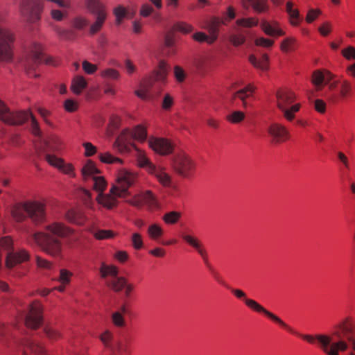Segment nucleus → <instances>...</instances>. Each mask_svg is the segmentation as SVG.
Instances as JSON below:
<instances>
[{"label": "nucleus", "mask_w": 355, "mask_h": 355, "mask_svg": "<svg viewBox=\"0 0 355 355\" xmlns=\"http://www.w3.org/2000/svg\"><path fill=\"white\" fill-rule=\"evenodd\" d=\"M64 108L67 112H75L79 108V103L73 99H67L63 103Z\"/></svg>", "instance_id": "64"}, {"label": "nucleus", "mask_w": 355, "mask_h": 355, "mask_svg": "<svg viewBox=\"0 0 355 355\" xmlns=\"http://www.w3.org/2000/svg\"><path fill=\"white\" fill-rule=\"evenodd\" d=\"M164 234V231L162 226L157 223L151 224L147 230L148 237L153 241H157L162 238Z\"/></svg>", "instance_id": "45"}, {"label": "nucleus", "mask_w": 355, "mask_h": 355, "mask_svg": "<svg viewBox=\"0 0 355 355\" xmlns=\"http://www.w3.org/2000/svg\"><path fill=\"white\" fill-rule=\"evenodd\" d=\"M26 214L32 222L36 225H40L46 220L45 203L37 200L25 201Z\"/></svg>", "instance_id": "9"}, {"label": "nucleus", "mask_w": 355, "mask_h": 355, "mask_svg": "<svg viewBox=\"0 0 355 355\" xmlns=\"http://www.w3.org/2000/svg\"><path fill=\"white\" fill-rule=\"evenodd\" d=\"M86 5L89 11L96 15L95 22L89 28L90 34L95 35L102 29L107 19L106 7L99 0H87Z\"/></svg>", "instance_id": "7"}, {"label": "nucleus", "mask_w": 355, "mask_h": 355, "mask_svg": "<svg viewBox=\"0 0 355 355\" xmlns=\"http://www.w3.org/2000/svg\"><path fill=\"white\" fill-rule=\"evenodd\" d=\"M43 305L40 301L35 300L30 305L26 316V326L30 329H37L42 324Z\"/></svg>", "instance_id": "11"}, {"label": "nucleus", "mask_w": 355, "mask_h": 355, "mask_svg": "<svg viewBox=\"0 0 355 355\" xmlns=\"http://www.w3.org/2000/svg\"><path fill=\"white\" fill-rule=\"evenodd\" d=\"M119 272L118 267L112 264H106L104 262L101 263L99 268V275L101 279L114 278L118 275Z\"/></svg>", "instance_id": "37"}, {"label": "nucleus", "mask_w": 355, "mask_h": 355, "mask_svg": "<svg viewBox=\"0 0 355 355\" xmlns=\"http://www.w3.org/2000/svg\"><path fill=\"white\" fill-rule=\"evenodd\" d=\"M44 352V347L36 343L29 342L24 349L22 355L39 354Z\"/></svg>", "instance_id": "48"}, {"label": "nucleus", "mask_w": 355, "mask_h": 355, "mask_svg": "<svg viewBox=\"0 0 355 355\" xmlns=\"http://www.w3.org/2000/svg\"><path fill=\"white\" fill-rule=\"evenodd\" d=\"M14 33L0 26V62H10L13 58Z\"/></svg>", "instance_id": "8"}, {"label": "nucleus", "mask_w": 355, "mask_h": 355, "mask_svg": "<svg viewBox=\"0 0 355 355\" xmlns=\"http://www.w3.org/2000/svg\"><path fill=\"white\" fill-rule=\"evenodd\" d=\"M297 45V39L294 37H288L284 39L280 44V50L283 53L293 51Z\"/></svg>", "instance_id": "46"}, {"label": "nucleus", "mask_w": 355, "mask_h": 355, "mask_svg": "<svg viewBox=\"0 0 355 355\" xmlns=\"http://www.w3.org/2000/svg\"><path fill=\"white\" fill-rule=\"evenodd\" d=\"M113 14L116 17V24L120 25L124 19H132L136 14V10L133 8H126L119 5L113 9Z\"/></svg>", "instance_id": "24"}, {"label": "nucleus", "mask_w": 355, "mask_h": 355, "mask_svg": "<svg viewBox=\"0 0 355 355\" xmlns=\"http://www.w3.org/2000/svg\"><path fill=\"white\" fill-rule=\"evenodd\" d=\"M45 159L49 165L58 169L62 173L69 175L71 178H75V168L72 164L67 163L64 159L58 157L55 155L47 154Z\"/></svg>", "instance_id": "16"}, {"label": "nucleus", "mask_w": 355, "mask_h": 355, "mask_svg": "<svg viewBox=\"0 0 355 355\" xmlns=\"http://www.w3.org/2000/svg\"><path fill=\"white\" fill-rule=\"evenodd\" d=\"M44 332L46 337L52 341H58L62 338L60 331L49 326L44 327Z\"/></svg>", "instance_id": "55"}, {"label": "nucleus", "mask_w": 355, "mask_h": 355, "mask_svg": "<svg viewBox=\"0 0 355 355\" xmlns=\"http://www.w3.org/2000/svg\"><path fill=\"white\" fill-rule=\"evenodd\" d=\"M64 218L69 223L78 226H84L88 221L85 213L76 209H69L64 214Z\"/></svg>", "instance_id": "23"}, {"label": "nucleus", "mask_w": 355, "mask_h": 355, "mask_svg": "<svg viewBox=\"0 0 355 355\" xmlns=\"http://www.w3.org/2000/svg\"><path fill=\"white\" fill-rule=\"evenodd\" d=\"M327 76L329 80H332L334 78V75L332 74L328 70H315L313 72L311 76V83L315 87H320L322 85L324 77Z\"/></svg>", "instance_id": "38"}, {"label": "nucleus", "mask_w": 355, "mask_h": 355, "mask_svg": "<svg viewBox=\"0 0 355 355\" xmlns=\"http://www.w3.org/2000/svg\"><path fill=\"white\" fill-rule=\"evenodd\" d=\"M43 10V6L38 5L35 6L28 5H21V12L27 17V19L34 22L40 19V14Z\"/></svg>", "instance_id": "26"}, {"label": "nucleus", "mask_w": 355, "mask_h": 355, "mask_svg": "<svg viewBox=\"0 0 355 355\" xmlns=\"http://www.w3.org/2000/svg\"><path fill=\"white\" fill-rule=\"evenodd\" d=\"M94 236L97 240H103L114 238L116 234L111 230H100L96 232Z\"/></svg>", "instance_id": "59"}, {"label": "nucleus", "mask_w": 355, "mask_h": 355, "mask_svg": "<svg viewBox=\"0 0 355 355\" xmlns=\"http://www.w3.org/2000/svg\"><path fill=\"white\" fill-rule=\"evenodd\" d=\"M98 157L100 162L103 164L119 165L124 164V161L122 159L114 156L110 152L101 153L98 154Z\"/></svg>", "instance_id": "44"}, {"label": "nucleus", "mask_w": 355, "mask_h": 355, "mask_svg": "<svg viewBox=\"0 0 355 355\" xmlns=\"http://www.w3.org/2000/svg\"><path fill=\"white\" fill-rule=\"evenodd\" d=\"M174 97L169 93L164 94L162 102V109L164 111H171L174 105Z\"/></svg>", "instance_id": "60"}, {"label": "nucleus", "mask_w": 355, "mask_h": 355, "mask_svg": "<svg viewBox=\"0 0 355 355\" xmlns=\"http://www.w3.org/2000/svg\"><path fill=\"white\" fill-rule=\"evenodd\" d=\"M87 82L82 76H76L71 80L70 89L76 95H80L87 87Z\"/></svg>", "instance_id": "40"}, {"label": "nucleus", "mask_w": 355, "mask_h": 355, "mask_svg": "<svg viewBox=\"0 0 355 355\" xmlns=\"http://www.w3.org/2000/svg\"><path fill=\"white\" fill-rule=\"evenodd\" d=\"M25 202L16 203L10 207V215L16 222H22L26 218Z\"/></svg>", "instance_id": "35"}, {"label": "nucleus", "mask_w": 355, "mask_h": 355, "mask_svg": "<svg viewBox=\"0 0 355 355\" xmlns=\"http://www.w3.org/2000/svg\"><path fill=\"white\" fill-rule=\"evenodd\" d=\"M245 118V114L242 111H234L226 115L225 119L232 124H238L241 123Z\"/></svg>", "instance_id": "51"}, {"label": "nucleus", "mask_w": 355, "mask_h": 355, "mask_svg": "<svg viewBox=\"0 0 355 355\" xmlns=\"http://www.w3.org/2000/svg\"><path fill=\"white\" fill-rule=\"evenodd\" d=\"M257 87L253 84H248L245 87L238 90L232 94V99H239L242 101V106L246 107L248 103L247 98L253 96Z\"/></svg>", "instance_id": "28"}, {"label": "nucleus", "mask_w": 355, "mask_h": 355, "mask_svg": "<svg viewBox=\"0 0 355 355\" xmlns=\"http://www.w3.org/2000/svg\"><path fill=\"white\" fill-rule=\"evenodd\" d=\"M137 173L126 168L119 169L116 175V182L111 187V192L119 198L129 196V188L137 181Z\"/></svg>", "instance_id": "5"}, {"label": "nucleus", "mask_w": 355, "mask_h": 355, "mask_svg": "<svg viewBox=\"0 0 355 355\" xmlns=\"http://www.w3.org/2000/svg\"><path fill=\"white\" fill-rule=\"evenodd\" d=\"M33 113L30 110L10 112L8 118L5 119V123L8 125H21L26 122Z\"/></svg>", "instance_id": "21"}, {"label": "nucleus", "mask_w": 355, "mask_h": 355, "mask_svg": "<svg viewBox=\"0 0 355 355\" xmlns=\"http://www.w3.org/2000/svg\"><path fill=\"white\" fill-rule=\"evenodd\" d=\"M148 127L147 123H143L129 129L130 137L140 143L145 142L148 137Z\"/></svg>", "instance_id": "30"}, {"label": "nucleus", "mask_w": 355, "mask_h": 355, "mask_svg": "<svg viewBox=\"0 0 355 355\" xmlns=\"http://www.w3.org/2000/svg\"><path fill=\"white\" fill-rule=\"evenodd\" d=\"M173 30L176 32H180L182 34L187 35L192 33L194 30L193 26L185 21H178L173 26Z\"/></svg>", "instance_id": "50"}, {"label": "nucleus", "mask_w": 355, "mask_h": 355, "mask_svg": "<svg viewBox=\"0 0 355 355\" xmlns=\"http://www.w3.org/2000/svg\"><path fill=\"white\" fill-rule=\"evenodd\" d=\"M168 66L167 63L161 60L157 67L153 70L148 78L144 80V83L148 87L153 86L155 82H163L166 80L168 74Z\"/></svg>", "instance_id": "18"}, {"label": "nucleus", "mask_w": 355, "mask_h": 355, "mask_svg": "<svg viewBox=\"0 0 355 355\" xmlns=\"http://www.w3.org/2000/svg\"><path fill=\"white\" fill-rule=\"evenodd\" d=\"M115 350L121 355H130L132 353V340L125 338L117 341L115 345Z\"/></svg>", "instance_id": "42"}, {"label": "nucleus", "mask_w": 355, "mask_h": 355, "mask_svg": "<svg viewBox=\"0 0 355 355\" xmlns=\"http://www.w3.org/2000/svg\"><path fill=\"white\" fill-rule=\"evenodd\" d=\"M332 342H344L347 347L343 351H338L340 353H344L349 349V343L355 336V320L352 317H345L340 320L332 327L331 335Z\"/></svg>", "instance_id": "3"}, {"label": "nucleus", "mask_w": 355, "mask_h": 355, "mask_svg": "<svg viewBox=\"0 0 355 355\" xmlns=\"http://www.w3.org/2000/svg\"><path fill=\"white\" fill-rule=\"evenodd\" d=\"M92 180L94 181L93 189L98 192V194L103 193L106 190L107 183L103 176L97 175L94 177Z\"/></svg>", "instance_id": "47"}, {"label": "nucleus", "mask_w": 355, "mask_h": 355, "mask_svg": "<svg viewBox=\"0 0 355 355\" xmlns=\"http://www.w3.org/2000/svg\"><path fill=\"white\" fill-rule=\"evenodd\" d=\"M126 281L125 277L117 275L106 281V286L114 292L119 293L123 289Z\"/></svg>", "instance_id": "41"}, {"label": "nucleus", "mask_w": 355, "mask_h": 355, "mask_svg": "<svg viewBox=\"0 0 355 355\" xmlns=\"http://www.w3.org/2000/svg\"><path fill=\"white\" fill-rule=\"evenodd\" d=\"M118 196L111 192V189L108 193L98 194L96 197V201L101 208L106 210H112L118 206Z\"/></svg>", "instance_id": "20"}, {"label": "nucleus", "mask_w": 355, "mask_h": 355, "mask_svg": "<svg viewBox=\"0 0 355 355\" xmlns=\"http://www.w3.org/2000/svg\"><path fill=\"white\" fill-rule=\"evenodd\" d=\"M276 106L284 119L288 122L293 121L302 104L297 102L298 95L288 87L279 88L275 93Z\"/></svg>", "instance_id": "1"}, {"label": "nucleus", "mask_w": 355, "mask_h": 355, "mask_svg": "<svg viewBox=\"0 0 355 355\" xmlns=\"http://www.w3.org/2000/svg\"><path fill=\"white\" fill-rule=\"evenodd\" d=\"M322 14V11L318 8H311L308 10L305 21L308 24H311L315 21Z\"/></svg>", "instance_id": "62"}, {"label": "nucleus", "mask_w": 355, "mask_h": 355, "mask_svg": "<svg viewBox=\"0 0 355 355\" xmlns=\"http://www.w3.org/2000/svg\"><path fill=\"white\" fill-rule=\"evenodd\" d=\"M148 142L150 148L162 155L171 154L173 150L171 142L166 139L150 137Z\"/></svg>", "instance_id": "17"}, {"label": "nucleus", "mask_w": 355, "mask_h": 355, "mask_svg": "<svg viewBox=\"0 0 355 355\" xmlns=\"http://www.w3.org/2000/svg\"><path fill=\"white\" fill-rule=\"evenodd\" d=\"M46 144L51 150L60 152L65 148V144L62 138L56 135H51L46 141Z\"/></svg>", "instance_id": "39"}, {"label": "nucleus", "mask_w": 355, "mask_h": 355, "mask_svg": "<svg viewBox=\"0 0 355 355\" xmlns=\"http://www.w3.org/2000/svg\"><path fill=\"white\" fill-rule=\"evenodd\" d=\"M130 203L136 207L142 205L143 204H147L150 207H157L158 205L157 200L153 193L147 190L138 195L135 196L130 200Z\"/></svg>", "instance_id": "19"}, {"label": "nucleus", "mask_w": 355, "mask_h": 355, "mask_svg": "<svg viewBox=\"0 0 355 355\" xmlns=\"http://www.w3.org/2000/svg\"><path fill=\"white\" fill-rule=\"evenodd\" d=\"M26 62H32L35 66L43 62L53 66L59 63L53 57L45 54L43 46L36 43L31 45Z\"/></svg>", "instance_id": "12"}, {"label": "nucleus", "mask_w": 355, "mask_h": 355, "mask_svg": "<svg viewBox=\"0 0 355 355\" xmlns=\"http://www.w3.org/2000/svg\"><path fill=\"white\" fill-rule=\"evenodd\" d=\"M35 259L37 267L40 269L49 270L53 267V263L44 258L36 256Z\"/></svg>", "instance_id": "61"}, {"label": "nucleus", "mask_w": 355, "mask_h": 355, "mask_svg": "<svg viewBox=\"0 0 355 355\" xmlns=\"http://www.w3.org/2000/svg\"><path fill=\"white\" fill-rule=\"evenodd\" d=\"M250 62L256 68L262 71L269 69V57L267 54H263L259 58L254 55L249 56Z\"/></svg>", "instance_id": "36"}, {"label": "nucleus", "mask_w": 355, "mask_h": 355, "mask_svg": "<svg viewBox=\"0 0 355 355\" xmlns=\"http://www.w3.org/2000/svg\"><path fill=\"white\" fill-rule=\"evenodd\" d=\"M44 233H47L49 237L53 236L58 238H67L75 234V230L63 222L53 221L44 227Z\"/></svg>", "instance_id": "15"}, {"label": "nucleus", "mask_w": 355, "mask_h": 355, "mask_svg": "<svg viewBox=\"0 0 355 355\" xmlns=\"http://www.w3.org/2000/svg\"><path fill=\"white\" fill-rule=\"evenodd\" d=\"M245 304L252 311L259 313H263L272 321L277 323V324L287 330L291 334H294L293 329L291 327L286 324L280 318H279L272 312L266 310L263 306H262L255 300L252 299L245 298Z\"/></svg>", "instance_id": "14"}, {"label": "nucleus", "mask_w": 355, "mask_h": 355, "mask_svg": "<svg viewBox=\"0 0 355 355\" xmlns=\"http://www.w3.org/2000/svg\"><path fill=\"white\" fill-rule=\"evenodd\" d=\"M171 167L178 177L187 180H193L197 172L196 161L185 152H179L173 155Z\"/></svg>", "instance_id": "2"}, {"label": "nucleus", "mask_w": 355, "mask_h": 355, "mask_svg": "<svg viewBox=\"0 0 355 355\" xmlns=\"http://www.w3.org/2000/svg\"><path fill=\"white\" fill-rule=\"evenodd\" d=\"M73 277V272L70 270L62 268L59 271V275L55 281L58 282L60 284H67L68 286L70 285L71 282V278Z\"/></svg>", "instance_id": "52"}, {"label": "nucleus", "mask_w": 355, "mask_h": 355, "mask_svg": "<svg viewBox=\"0 0 355 355\" xmlns=\"http://www.w3.org/2000/svg\"><path fill=\"white\" fill-rule=\"evenodd\" d=\"M236 25L244 28L255 27L259 24V19L255 17L238 19L236 21Z\"/></svg>", "instance_id": "53"}, {"label": "nucleus", "mask_w": 355, "mask_h": 355, "mask_svg": "<svg viewBox=\"0 0 355 355\" xmlns=\"http://www.w3.org/2000/svg\"><path fill=\"white\" fill-rule=\"evenodd\" d=\"M294 3L291 1H288L286 4V11L288 15L289 24L293 26H299L302 22L300 11L297 8H293Z\"/></svg>", "instance_id": "34"}, {"label": "nucleus", "mask_w": 355, "mask_h": 355, "mask_svg": "<svg viewBox=\"0 0 355 355\" xmlns=\"http://www.w3.org/2000/svg\"><path fill=\"white\" fill-rule=\"evenodd\" d=\"M101 173L96 163L92 159H88L81 169V174L85 181L93 179Z\"/></svg>", "instance_id": "32"}, {"label": "nucleus", "mask_w": 355, "mask_h": 355, "mask_svg": "<svg viewBox=\"0 0 355 355\" xmlns=\"http://www.w3.org/2000/svg\"><path fill=\"white\" fill-rule=\"evenodd\" d=\"M111 322L115 327L119 329H123L127 325L125 316L116 311H114L111 315Z\"/></svg>", "instance_id": "49"}, {"label": "nucleus", "mask_w": 355, "mask_h": 355, "mask_svg": "<svg viewBox=\"0 0 355 355\" xmlns=\"http://www.w3.org/2000/svg\"><path fill=\"white\" fill-rule=\"evenodd\" d=\"M30 254L26 250H21L16 252L9 253L6 259V266L8 268H12L15 266L28 261Z\"/></svg>", "instance_id": "22"}, {"label": "nucleus", "mask_w": 355, "mask_h": 355, "mask_svg": "<svg viewBox=\"0 0 355 355\" xmlns=\"http://www.w3.org/2000/svg\"><path fill=\"white\" fill-rule=\"evenodd\" d=\"M102 78L110 80H119L120 78V73L118 70L113 68H107L102 70L100 73Z\"/></svg>", "instance_id": "57"}, {"label": "nucleus", "mask_w": 355, "mask_h": 355, "mask_svg": "<svg viewBox=\"0 0 355 355\" xmlns=\"http://www.w3.org/2000/svg\"><path fill=\"white\" fill-rule=\"evenodd\" d=\"M221 24H225V21L219 17H213L207 26L209 33V42L214 43L218 38L219 27Z\"/></svg>", "instance_id": "33"}, {"label": "nucleus", "mask_w": 355, "mask_h": 355, "mask_svg": "<svg viewBox=\"0 0 355 355\" xmlns=\"http://www.w3.org/2000/svg\"><path fill=\"white\" fill-rule=\"evenodd\" d=\"M132 147L137 151L136 158L137 166L139 168H144L148 174L153 170L156 166L153 164L150 159L147 157L145 151L138 148L135 145H132Z\"/></svg>", "instance_id": "25"}, {"label": "nucleus", "mask_w": 355, "mask_h": 355, "mask_svg": "<svg viewBox=\"0 0 355 355\" xmlns=\"http://www.w3.org/2000/svg\"><path fill=\"white\" fill-rule=\"evenodd\" d=\"M181 218V214L178 211H170L162 216V220L167 225H174L177 223Z\"/></svg>", "instance_id": "54"}, {"label": "nucleus", "mask_w": 355, "mask_h": 355, "mask_svg": "<svg viewBox=\"0 0 355 355\" xmlns=\"http://www.w3.org/2000/svg\"><path fill=\"white\" fill-rule=\"evenodd\" d=\"M338 87V92L336 94H330L327 101L329 103L337 104L342 101L349 99L353 96L354 89L352 83L347 79H338L331 83L329 85L330 90L334 89L336 87Z\"/></svg>", "instance_id": "6"}, {"label": "nucleus", "mask_w": 355, "mask_h": 355, "mask_svg": "<svg viewBox=\"0 0 355 355\" xmlns=\"http://www.w3.org/2000/svg\"><path fill=\"white\" fill-rule=\"evenodd\" d=\"M148 175L153 177L162 187L168 189L173 192L179 191L178 184L174 182L172 175L168 172L165 166L156 165Z\"/></svg>", "instance_id": "10"}, {"label": "nucleus", "mask_w": 355, "mask_h": 355, "mask_svg": "<svg viewBox=\"0 0 355 355\" xmlns=\"http://www.w3.org/2000/svg\"><path fill=\"white\" fill-rule=\"evenodd\" d=\"M41 250L52 257H60L62 254V243L58 238L49 237V234L37 232L31 236Z\"/></svg>", "instance_id": "4"}, {"label": "nucleus", "mask_w": 355, "mask_h": 355, "mask_svg": "<svg viewBox=\"0 0 355 355\" xmlns=\"http://www.w3.org/2000/svg\"><path fill=\"white\" fill-rule=\"evenodd\" d=\"M132 248L136 250H140L144 248L143 238L141 234L135 232L132 234L130 237Z\"/></svg>", "instance_id": "58"}, {"label": "nucleus", "mask_w": 355, "mask_h": 355, "mask_svg": "<svg viewBox=\"0 0 355 355\" xmlns=\"http://www.w3.org/2000/svg\"><path fill=\"white\" fill-rule=\"evenodd\" d=\"M78 193L82 200L83 205L87 209L94 210V202L92 200V195L90 191L85 189L80 188L78 190Z\"/></svg>", "instance_id": "43"}, {"label": "nucleus", "mask_w": 355, "mask_h": 355, "mask_svg": "<svg viewBox=\"0 0 355 355\" xmlns=\"http://www.w3.org/2000/svg\"><path fill=\"white\" fill-rule=\"evenodd\" d=\"M252 7L257 13H265L268 12L270 9L268 0H257L254 2Z\"/></svg>", "instance_id": "56"}, {"label": "nucleus", "mask_w": 355, "mask_h": 355, "mask_svg": "<svg viewBox=\"0 0 355 355\" xmlns=\"http://www.w3.org/2000/svg\"><path fill=\"white\" fill-rule=\"evenodd\" d=\"M129 132V129L123 130L113 144V148L121 153L127 152L129 149V146L131 145L128 139V137L130 136Z\"/></svg>", "instance_id": "27"}, {"label": "nucleus", "mask_w": 355, "mask_h": 355, "mask_svg": "<svg viewBox=\"0 0 355 355\" xmlns=\"http://www.w3.org/2000/svg\"><path fill=\"white\" fill-rule=\"evenodd\" d=\"M88 20L83 17H76L71 21L72 27L75 29L82 30L87 26Z\"/></svg>", "instance_id": "63"}, {"label": "nucleus", "mask_w": 355, "mask_h": 355, "mask_svg": "<svg viewBox=\"0 0 355 355\" xmlns=\"http://www.w3.org/2000/svg\"><path fill=\"white\" fill-rule=\"evenodd\" d=\"M181 238L183 241L198 251L204 260L207 258V252L201 241L195 236L182 234Z\"/></svg>", "instance_id": "29"}, {"label": "nucleus", "mask_w": 355, "mask_h": 355, "mask_svg": "<svg viewBox=\"0 0 355 355\" xmlns=\"http://www.w3.org/2000/svg\"><path fill=\"white\" fill-rule=\"evenodd\" d=\"M261 28L265 34L270 36H284L286 35L281 28L277 21H272L271 23L263 21L261 24Z\"/></svg>", "instance_id": "31"}, {"label": "nucleus", "mask_w": 355, "mask_h": 355, "mask_svg": "<svg viewBox=\"0 0 355 355\" xmlns=\"http://www.w3.org/2000/svg\"><path fill=\"white\" fill-rule=\"evenodd\" d=\"M268 133L273 144H282L287 142L291 138L288 128L281 123H272L268 128Z\"/></svg>", "instance_id": "13"}]
</instances>
